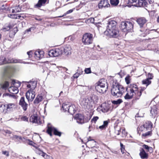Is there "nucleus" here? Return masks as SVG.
I'll return each mask as SVG.
<instances>
[{
	"label": "nucleus",
	"mask_w": 159,
	"mask_h": 159,
	"mask_svg": "<svg viewBox=\"0 0 159 159\" xmlns=\"http://www.w3.org/2000/svg\"><path fill=\"white\" fill-rule=\"evenodd\" d=\"M129 89H127V93L124 98L125 99H130L133 97L135 100H138L140 98L141 95V91H139L138 88L136 85L131 84L129 87Z\"/></svg>",
	"instance_id": "obj_1"
},
{
	"label": "nucleus",
	"mask_w": 159,
	"mask_h": 159,
	"mask_svg": "<svg viewBox=\"0 0 159 159\" xmlns=\"http://www.w3.org/2000/svg\"><path fill=\"white\" fill-rule=\"evenodd\" d=\"M112 87L111 94L116 97H121L124 92V87L122 85H120L116 81H113Z\"/></svg>",
	"instance_id": "obj_2"
},
{
	"label": "nucleus",
	"mask_w": 159,
	"mask_h": 159,
	"mask_svg": "<svg viewBox=\"0 0 159 159\" xmlns=\"http://www.w3.org/2000/svg\"><path fill=\"white\" fill-rule=\"evenodd\" d=\"M95 89L100 93H105L107 89V84L105 79H101L95 85Z\"/></svg>",
	"instance_id": "obj_3"
},
{
	"label": "nucleus",
	"mask_w": 159,
	"mask_h": 159,
	"mask_svg": "<svg viewBox=\"0 0 159 159\" xmlns=\"http://www.w3.org/2000/svg\"><path fill=\"white\" fill-rule=\"evenodd\" d=\"M81 106L85 109H91L93 107V103L91 101L89 98H84L82 99L80 102Z\"/></svg>",
	"instance_id": "obj_4"
},
{
	"label": "nucleus",
	"mask_w": 159,
	"mask_h": 159,
	"mask_svg": "<svg viewBox=\"0 0 159 159\" xmlns=\"http://www.w3.org/2000/svg\"><path fill=\"white\" fill-rule=\"evenodd\" d=\"M21 85V83L19 82H16L15 80L12 81L11 86L8 89V91L11 93L16 94L18 93L19 90L18 88Z\"/></svg>",
	"instance_id": "obj_5"
},
{
	"label": "nucleus",
	"mask_w": 159,
	"mask_h": 159,
	"mask_svg": "<svg viewBox=\"0 0 159 159\" xmlns=\"http://www.w3.org/2000/svg\"><path fill=\"white\" fill-rule=\"evenodd\" d=\"M121 28L124 32L131 31L133 29V25L130 21H123L121 22Z\"/></svg>",
	"instance_id": "obj_6"
},
{
	"label": "nucleus",
	"mask_w": 159,
	"mask_h": 159,
	"mask_svg": "<svg viewBox=\"0 0 159 159\" xmlns=\"http://www.w3.org/2000/svg\"><path fill=\"white\" fill-rule=\"evenodd\" d=\"M93 41V34L90 33L84 34L82 38V42L84 45H89L92 43Z\"/></svg>",
	"instance_id": "obj_7"
},
{
	"label": "nucleus",
	"mask_w": 159,
	"mask_h": 159,
	"mask_svg": "<svg viewBox=\"0 0 159 159\" xmlns=\"http://www.w3.org/2000/svg\"><path fill=\"white\" fill-rule=\"evenodd\" d=\"M106 35L113 38H116L119 35V31L117 29L107 30L105 32Z\"/></svg>",
	"instance_id": "obj_8"
},
{
	"label": "nucleus",
	"mask_w": 159,
	"mask_h": 159,
	"mask_svg": "<svg viewBox=\"0 0 159 159\" xmlns=\"http://www.w3.org/2000/svg\"><path fill=\"white\" fill-rule=\"evenodd\" d=\"M21 63V62L20 60L16 59L14 60L13 59H9L8 61H7L6 58L4 57H0V65H1L4 64H6L7 63Z\"/></svg>",
	"instance_id": "obj_9"
},
{
	"label": "nucleus",
	"mask_w": 159,
	"mask_h": 159,
	"mask_svg": "<svg viewBox=\"0 0 159 159\" xmlns=\"http://www.w3.org/2000/svg\"><path fill=\"white\" fill-rule=\"evenodd\" d=\"M62 53V48H58L49 51V55L51 57H57Z\"/></svg>",
	"instance_id": "obj_10"
},
{
	"label": "nucleus",
	"mask_w": 159,
	"mask_h": 159,
	"mask_svg": "<svg viewBox=\"0 0 159 159\" xmlns=\"http://www.w3.org/2000/svg\"><path fill=\"white\" fill-rule=\"evenodd\" d=\"M53 132L54 134L60 136L61 135V133L58 131L57 129L55 128L52 126H48L47 132L48 134H49L50 136H52V132Z\"/></svg>",
	"instance_id": "obj_11"
},
{
	"label": "nucleus",
	"mask_w": 159,
	"mask_h": 159,
	"mask_svg": "<svg viewBox=\"0 0 159 159\" xmlns=\"http://www.w3.org/2000/svg\"><path fill=\"white\" fill-rule=\"evenodd\" d=\"M6 76L4 75L2 77V81L0 83L1 88L5 90L7 89L9 85V83L6 80Z\"/></svg>",
	"instance_id": "obj_12"
},
{
	"label": "nucleus",
	"mask_w": 159,
	"mask_h": 159,
	"mask_svg": "<svg viewBox=\"0 0 159 159\" xmlns=\"http://www.w3.org/2000/svg\"><path fill=\"white\" fill-rule=\"evenodd\" d=\"M35 97V92L33 90L30 89L26 93V97L29 102H32Z\"/></svg>",
	"instance_id": "obj_13"
},
{
	"label": "nucleus",
	"mask_w": 159,
	"mask_h": 159,
	"mask_svg": "<svg viewBox=\"0 0 159 159\" xmlns=\"http://www.w3.org/2000/svg\"><path fill=\"white\" fill-rule=\"evenodd\" d=\"M139 151V155L142 159H147L148 158V153H147L143 148H141Z\"/></svg>",
	"instance_id": "obj_14"
},
{
	"label": "nucleus",
	"mask_w": 159,
	"mask_h": 159,
	"mask_svg": "<svg viewBox=\"0 0 159 159\" xmlns=\"http://www.w3.org/2000/svg\"><path fill=\"white\" fill-rule=\"evenodd\" d=\"M116 22L113 20L108 21L107 30L117 29L116 27Z\"/></svg>",
	"instance_id": "obj_15"
},
{
	"label": "nucleus",
	"mask_w": 159,
	"mask_h": 159,
	"mask_svg": "<svg viewBox=\"0 0 159 159\" xmlns=\"http://www.w3.org/2000/svg\"><path fill=\"white\" fill-rule=\"evenodd\" d=\"M62 49L63 52L66 55H70L71 53V48L70 45H66Z\"/></svg>",
	"instance_id": "obj_16"
},
{
	"label": "nucleus",
	"mask_w": 159,
	"mask_h": 159,
	"mask_svg": "<svg viewBox=\"0 0 159 159\" xmlns=\"http://www.w3.org/2000/svg\"><path fill=\"white\" fill-rule=\"evenodd\" d=\"M19 104L22 107L24 111L27 110L28 104L25 102L24 97H22L20 100Z\"/></svg>",
	"instance_id": "obj_17"
},
{
	"label": "nucleus",
	"mask_w": 159,
	"mask_h": 159,
	"mask_svg": "<svg viewBox=\"0 0 159 159\" xmlns=\"http://www.w3.org/2000/svg\"><path fill=\"white\" fill-rule=\"evenodd\" d=\"M143 125L144 127V132H146L147 130H151L152 124L150 121L146 122Z\"/></svg>",
	"instance_id": "obj_18"
},
{
	"label": "nucleus",
	"mask_w": 159,
	"mask_h": 159,
	"mask_svg": "<svg viewBox=\"0 0 159 159\" xmlns=\"http://www.w3.org/2000/svg\"><path fill=\"white\" fill-rule=\"evenodd\" d=\"M110 6L107 0H101L98 4L99 7L102 8L103 7H108Z\"/></svg>",
	"instance_id": "obj_19"
},
{
	"label": "nucleus",
	"mask_w": 159,
	"mask_h": 159,
	"mask_svg": "<svg viewBox=\"0 0 159 159\" xmlns=\"http://www.w3.org/2000/svg\"><path fill=\"white\" fill-rule=\"evenodd\" d=\"M44 52L41 51H38L34 52V57L37 60H39L43 57Z\"/></svg>",
	"instance_id": "obj_20"
},
{
	"label": "nucleus",
	"mask_w": 159,
	"mask_h": 159,
	"mask_svg": "<svg viewBox=\"0 0 159 159\" xmlns=\"http://www.w3.org/2000/svg\"><path fill=\"white\" fill-rule=\"evenodd\" d=\"M30 122L33 123L39 124H41L39 120V117L36 115H33L31 116L30 118Z\"/></svg>",
	"instance_id": "obj_21"
},
{
	"label": "nucleus",
	"mask_w": 159,
	"mask_h": 159,
	"mask_svg": "<svg viewBox=\"0 0 159 159\" xmlns=\"http://www.w3.org/2000/svg\"><path fill=\"white\" fill-rule=\"evenodd\" d=\"M75 118L77 122L79 123L82 124L84 123V116L81 114L76 115Z\"/></svg>",
	"instance_id": "obj_22"
},
{
	"label": "nucleus",
	"mask_w": 159,
	"mask_h": 159,
	"mask_svg": "<svg viewBox=\"0 0 159 159\" xmlns=\"http://www.w3.org/2000/svg\"><path fill=\"white\" fill-rule=\"evenodd\" d=\"M147 3L145 1V0H138L137 3L134 4L133 5H134L135 7H144L146 5Z\"/></svg>",
	"instance_id": "obj_23"
},
{
	"label": "nucleus",
	"mask_w": 159,
	"mask_h": 159,
	"mask_svg": "<svg viewBox=\"0 0 159 159\" xmlns=\"http://www.w3.org/2000/svg\"><path fill=\"white\" fill-rule=\"evenodd\" d=\"M27 82L29 83L27 85V87L30 88L32 90H33L35 89L37 85V82L36 81H30Z\"/></svg>",
	"instance_id": "obj_24"
},
{
	"label": "nucleus",
	"mask_w": 159,
	"mask_h": 159,
	"mask_svg": "<svg viewBox=\"0 0 159 159\" xmlns=\"http://www.w3.org/2000/svg\"><path fill=\"white\" fill-rule=\"evenodd\" d=\"M137 21L140 27H142L147 22V20L144 17H141L138 19Z\"/></svg>",
	"instance_id": "obj_25"
},
{
	"label": "nucleus",
	"mask_w": 159,
	"mask_h": 159,
	"mask_svg": "<svg viewBox=\"0 0 159 159\" xmlns=\"http://www.w3.org/2000/svg\"><path fill=\"white\" fill-rule=\"evenodd\" d=\"M89 98L91 100L90 101H92V102L93 103V104L94 103L96 104L97 103L98 100V96L94 94H92L90 96V98Z\"/></svg>",
	"instance_id": "obj_26"
},
{
	"label": "nucleus",
	"mask_w": 159,
	"mask_h": 159,
	"mask_svg": "<svg viewBox=\"0 0 159 159\" xmlns=\"http://www.w3.org/2000/svg\"><path fill=\"white\" fill-rule=\"evenodd\" d=\"M101 111L105 113L108 111L109 109V107L108 104L103 103L101 105Z\"/></svg>",
	"instance_id": "obj_27"
},
{
	"label": "nucleus",
	"mask_w": 159,
	"mask_h": 159,
	"mask_svg": "<svg viewBox=\"0 0 159 159\" xmlns=\"http://www.w3.org/2000/svg\"><path fill=\"white\" fill-rule=\"evenodd\" d=\"M75 106L74 105H70L67 111L71 114L73 115L75 113Z\"/></svg>",
	"instance_id": "obj_28"
},
{
	"label": "nucleus",
	"mask_w": 159,
	"mask_h": 159,
	"mask_svg": "<svg viewBox=\"0 0 159 159\" xmlns=\"http://www.w3.org/2000/svg\"><path fill=\"white\" fill-rule=\"evenodd\" d=\"M150 113L152 116H156L157 113V108L156 106H153L152 107Z\"/></svg>",
	"instance_id": "obj_29"
},
{
	"label": "nucleus",
	"mask_w": 159,
	"mask_h": 159,
	"mask_svg": "<svg viewBox=\"0 0 159 159\" xmlns=\"http://www.w3.org/2000/svg\"><path fill=\"white\" fill-rule=\"evenodd\" d=\"M115 133L117 135H119L121 133V128L118 126L115 127Z\"/></svg>",
	"instance_id": "obj_30"
},
{
	"label": "nucleus",
	"mask_w": 159,
	"mask_h": 159,
	"mask_svg": "<svg viewBox=\"0 0 159 159\" xmlns=\"http://www.w3.org/2000/svg\"><path fill=\"white\" fill-rule=\"evenodd\" d=\"M43 99V97L41 96L38 95L34 101V103L36 104H38L41 102Z\"/></svg>",
	"instance_id": "obj_31"
},
{
	"label": "nucleus",
	"mask_w": 159,
	"mask_h": 159,
	"mask_svg": "<svg viewBox=\"0 0 159 159\" xmlns=\"http://www.w3.org/2000/svg\"><path fill=\"white\" fill-rule=\"evenodd\" d=\"M143 148L146 150V152H149L150 153H152L153 152V149L152 147H149L147 145L144 144L143 145Z\"/></svg>",
	"instance_id": "obj_32"
},
{
	"label": "nucleus",
	"mask_w": 159,
	"mask_h": 159,
	"mask_svg": "<svg viewBox=\"0 0 159 159\" xmlns=\"http://www.w3.org/2000/svg\"><path fill=\"white\" fill-rule=\"evenodd\" d=\"M148 131L145 132V133H143L142 134V137L144 138H146L148 136H150L152 135V132L151 130H147Z\"/></svg>",
	"instance_id": "obj_33"
},
{
	"label": "nucleus",
	"mask_w": 159,
	"mask_h": 159,
	"mask_svg": "<svg viewBox=\"0 0 159 159\" xmlns=\"http://www.w3.org/2000/svg\"><path fill=\"white\" fill-rule=\"evenodd\" d=\"M6 106L7 110V111H10L15 106V104L14 103H9L8 104H6Z\"/></svg>",
	"instance_id": "obj_34"
},
{
	"label": "nucleus",
	"mask_w": 159,
	"mask_h": 159,
	"mask_svg": "<svg viewBox=\"0 0 159 159\" xmlns=\"http://www.w3.org/2000/svg\"><path fill=\"white\" fill-rule=\"evenodd\" d=\"M87 142L89 147L91 148H93L95 144V141L93 139L90 140L88 139Z\"/></svg>",
	"instance_id": "obj_35"
},
{
	"label": "nucleus",
	"mask_w": 159,
	"mask_h": 159,
	"mask_svg": "<svg viewBox=\"0 0 159 159\" xmlns=\"http://www.w3.org/2000/svg\"><path fill=\"white\" fill-rule=\"evenodd\" d=\"M46 1L47 0H39L38 3L36 5V6L40 7L45 4Z\"/></svg>",
	"instance_id": "obj_36"
},
{
	"label": "nucleus",
	"mask_w": 159,
	"mask_h": 159,
	"mask_svg": "<svg viewBox=\"0 0 159 159\" xmlns=\"http://www.w3.org/2000/svg\"><path fill=\"white\" fill-rule=\"evenodd\" d=\"M137 0H128V4L127 5L129 7H130L132 6H134L133 5L134 4L136 3Z\"/></svg>",
	"instance_id": "obj_37"
},
{
	"label": "nucleus",
	"mask_w": 159,
	"mask_h": 159,
	"mask_svg": "<svg viewBox=\"0 0 159 159\" xmlns=\"http://www.w3.org/2000/svg\"><path fill=\"white\" fill-rule=\"evenodd\" d=\"M11 10L12 12L14 13L20 12L21 10V9L20 7H19V6H18L14 7L12 9V10Z\"/></svg>",
	"instance_id": "obj_38"
},
{
	"label": "nucleus",
	"mask_w": 159,
	"mask_h": 159,
	"mask_svg": "<svg viewBox=\"0 0 159 159\" xmlns=\"http://www.w3.org/2000/svg\"><path fill=\"white\" fill-rule=\"evenodd\" d=\"M151 83V81L148 78L142 81V83L143 84L146 85V87Z\"/></svg>",
	"instance_id": "obj_39"
},
{
	"label": "nucleus",
	"mask_w": 159,
	"mask_h": 159,
	"mask_svg": "<svg viewBox=\"0 0 159 159\" xmlns=\"http://www.w3.org/2000/svg\"><path fill=\"white\" fill-rule=\"evenodd\" d=\"M70 106L69 104H67L66 103L63 104L62 106V108L63 109L64 111L65 112L68 111V109Z\"/></svg>",
	"instance_id": "obj_40"
},
{
	"label": "nucleus",
	"mask_w": 159,
	"mask_h": 159,
	"mask_svg": "<svg viewBox=\"0 0 159 159\" xmlns=\"http://www.w3.org/2000/svg\"><path fill=\"white\" fill-rule=\"evenodd\" d=\"M110 3L112 5L116 6L119 3V0H110Z\"/></svg>",
	"instance_id": "obj_41"
},
{
	"label": "nucleus",
	"mask_w": 159,
	"mask_h": 159,
	"mask_svg": "<svg viewBox=\"0 0 159 159\" xmlns=\"http://www.w3.org/2000/svg\"><path fill=\"white\" fill-rule=\"evenodd\" d=\"M36 152L37 154L41 155L42 157H44L45 154V153L43 152L42 151L40 150L39 149H37Z\"/></svg>",
	"instance_id": "obj_42"
},
{
	"label": "nucleus",
	"mask_w": 159,
	"mask_h": 159,
	"mask_svg": "<svg viewBox=\"0 0 159 159\" xmlns=\"http://www.w3.org/2000/svg\"><path fill=\"white\" fill-rule=\"evenodd\" d=\"M122 102V100L121 99H119L116 101H112V103L114 104H119Z\"/></svg>",
	"instance_id": "obj_43"
},
{
	"label": "nucleus",
	"mask_w": 159,
	"mask_h": 159,
	"mask_svg": "<svg viewBox=\"0 0 159 159\" xmlns=\"http://www.w3.org/2000/svg\"><path fill=\"white\" fill-rule=\"evenodd\" d=\"M120 149L121 152L123 154L124 152L125 151V146L123 144L120 143Z\"/></svg>",
	"instance_id": "obj_44"
},
{
	"label": "nucleus",
	"mask_w": 159,
	"mask_h": 159,
	"mask_svg": "<svg viewBox=\"0 0 159 159\" xmlns=\"http://www.w3.org/2000/svg\"><path fill=\"white\" fill-rule=\"evenodd\" d=\"M125 82L127 84H129L130 83L131 80L130 76L129 75L127 76L125 78Z\"/></svg>",
	"instance_id": "obj_45"
},
{
	"label": "nucleus",
	"mask_w": 159,
	"mask_h": 159,
	"mask_svg": "<svg viewBox=\"0 0 159 159\" xmlns=\"http://www.w3.org/2000/svg\"><path fill=\"white\" fill-rule=\"evenodd\" d=\"M121 136L123 137L126 136L127 135V133L125 131V129L124 128H121Z\"/></svg>",
	"instance_id": "obj_46"
},
{
	"label": "nucleus",
	"mask_w": 159,
	"mask_h": 159,
	"mask_svg": "<svg viewBox=\"0 0 159 159\" xmlns=\"http://www.w3.org/2000/svg\"><path fill=\"white\" fill-rule=\"evenodd\" d=\"M12 139H19V140H22V138L20 136H19L16 135H13L11 137Z\"/></svg>",
	"instance_id": "obj_47"
},
{
	"label": "nucleus",
	"mask_w": 159,
	"mask_h": 159,
	"mask_svg": "<svg viewBox=\"0 0 159 159\" xmlns=\"http://www.w3.org/2000/svg\"><path fill=\"white\" fill-rule=\"evenodd\" d=\"M82 71H81L80 73L78 71H77L76 73L73 76V77L74 78H77L80 75L82 74Z\"/></svg>",
	"instance_id": "obj_48"
},
{
	"label": "nucleus",
	"mask_w": 159,
	"mask_h": 159,
	"mask_svg": "<svg viewBox=\"0 0 159 159\" xmlns=\"http://www.w3.org/2000/svg\"><path fill=\"white\" fill-rule=\"evenodd\" d=\"M44 157L45 159H53V158L49 155H47L46 153H45Z\"/></svg>",
	"instance_id": "obj_49"
},
{
	"label": "nucleus",
	"mask_w": 159,
	"mask_h": 159,
	"mask_svg": "<svg viewBox=\"0 0 159 159\" xmlns=\"http://www.w3.org/2000/svg\"><path fill=\"white\" fill-rule=\"evenodd\" d=\"M99 119V117L98 116H94L92 119L91 121L95 123L97 120Z\"/></svg>",
	"instance_id": "obj_50"
},
{
	"label": "nucleus",
	"mask_w": 159,
	"mask_h": 159,
	"mask_svg": "<svg viewBox=\"0 0 159 159\" xmlns=\"http://www.w3.org/2000/svg\"><path fill=\"white\" fill-rule=\"evenodd\" d=\"M8 17L12 18L17 19L18 17L17 16V14H9L8 15Z\"/></svg>",
	"instance_id": "obj_51"
},
{
	"label": "nucleus",
	"mask_w": 159,
	"mask_h": 159,
	"mask_svg": "<svg viewBox=\"0 0 159 159\" xmlns=\"http://www.w3.org/2000/svg\"><path fill=\"white\" fill-rule=\"evenodd\" d=\"M144 126H143H143H141L139 127H138L137 129V130H138V133H139V131H144Z\"/></svg>",
	"instance_id": "obj_52"
},
{
	"label": "nucleus",
	"mask_w": 159,
	"mask_h": 159,
	"mask_svg": "<svg viewBox=\"0 0 159 159\" xmlns=\"http://www.w3.org/2000/svg\"><path fill=\"white\" fill-rule=\"evenodd\" d=\"M21 120L22 121H28V118L25 116H23L21 118Z\"/></svg>",
	"instance_id": "obj_53"
},
{
	"label": "nucleus",
	"mask_w": 159,
	"mask_h": 159,
	"mask_svg": "<svg viewBox=\"0 0 159 159\" xmlns=\"http://www.w3.org/2000/svg\"><path fill=\"white\" fill-rule=\"evenodd\" d=\"M84 71L86 74H89L91 73V69L90 68H86L84 70Z\"/></svg>",
	"instance_id": "obj_54"
},
{
	"label": "nucleus",
	"mask_w": 159,
	"mask_h": 159,
	"mask_svg": "<svg viewBox=\"0 0 159 159\" xmlns=\"http://www.w3.org/2000/svg\"><path fill=\"white\" fill-rule=\"evenodd\" d=\"M110 122V121L109 120H107L104 121H103V125L106 127H107L108 123Z\"/></svg>",
	"instance_id": "obj_55"
},
{
	"label": "nucleus",
	"mask_w": 159,
	"mask_h": 159,
	"mask_svg": "<svg viewBox=\"0 0 159 159\" xmlns=\"http://www.w3.org/2000/svg\"><path fill=\"white\" fill-rule=\"evenodd\" d=\"M148 79L149 80H150L152 79V78L153 77V75L152 74H151L150 73H148Z\"/></svg>",
	"instance_id": "obj_56"
},
{
	"label": "nucleus",
	"mask_w": 159,
	"mask_h": 159,
	"mask_svg": "<svg viewBox=\"0 0 159 159\" xmlns=\"http://www.w3.org/2000/svg\"><path fill=\"white\" fill-rule=\"evenodd\" d=\"M2 154L5 155L7 156L8 157L9 156V153L8 151H3Z\"/></svg>",
	"instance_id": "obj_57"
},
{
	"label": "nucleus",
	"mask_w": 159,
	"mask_h": 159,
	"mask_svg": "<svg viewBox=\"0 0 159 159\" xmlns=\"http://www.w3.org/2000/svg\"><path fill=\"white\" fill-rule=\"evenodd\" d=\"M99 129H101V130H103V129H105L106 128V127L103 125L100 126L99 127Z\"/></svg>",
	"instance_id": "obj_58"
},
{
	"label": "nucleus",
	"mask_w": 159,
	"mask_h": 159,
	"mask_svg": "<svg viewBox=\"0 0 159 159\" xmlns=\"http://www.w3.org/2000/svg\"><path fill=\"white\" fill-rule=\"evenodd\" d=\"M11 28V27L10 26H9L7 28H3V30L4 31H8Z\"/></svg>",
	"instance_id": "obj_59"
},
{
	"label": "nucleus",
	"mask_w": 159,
	"mask_h": 159,
	"mask_svg": "<svg viewBox=\"0 0 159 159\" xmlns=\"http://www.w3.org/2000/svg\"><path fill=\"white\" fill-rule=\"evenodd\" d=\"M9 97L10 98H12L14 99L16 98V95H15V94H9Z\"/></svg>",
	"instance_id": "obj_60"
},
{
	"label": "nucleus",
	"mask_w": 159,
	"mask_h": 159,
	"mask_svg": "<svg viewBox=\"0 0 159 159\" xmlns=\"http://www.w3.org/2000/svg\"><path fill=\"white\" fill-rule=\"evenodd\" d=\"M17 16L18 17L17 19H22L24 18L23 16H22L18 14H17Z\"/></svg>",
	"instance_id": "obj_61"
},
{
	"label": "nucleus",
	"mask_w": 159,
	"mask_h": 159,
	"mask_svg": "<svg viewBox=\"0 0 159 159\" xmlns=\"http://www.w3.org/2000/svg\"><path fill=\"white\" fill-rule=\"evenodd\" d=\"M13 30L15 34L16 33V32H17V31H18V30L16 26L14 28Z\"/></svg>",
	"instance_id": "obj_62"
},
{
	"label": "nucleus",
	"mask_w": 159,
	"mask_h": 159,
	"mask_svg": "<svg viewBox=\"0 0 159 159\" xmlns=\"http://www.w3.org/2000/svg\"><path fill=\"white\" fill-rule=\"evenodd\" d=\"M9 94H9V93H5L3 94V95H2V97L3 98H4V97H6L7 96H8L9 97Z\"/></svg>",
	"instance_id": "obj_63"
},
{
	"label": "nucleus",
	"mask_w": 159,
	"mask_h": 159,
	"mask_svg": "<svg viewBox=\"0 0 159 159\" xmlns=\"http://www.w3.org/2000/svg\"><path fill=\"white\" fill-rule=\"evenodd\" d=\"M92 148V149L91 150V151L92 152H94L97 151V150L95 149L96 148H95V147H94V146L93 148Z\"/></svg>",
	"instance_id": "obj_64"
}]
</instances>
